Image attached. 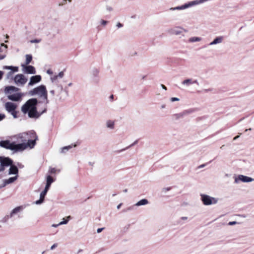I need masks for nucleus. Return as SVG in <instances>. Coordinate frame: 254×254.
<instances>
[{"label":"nucleus","instance_id":"obj_1","mask_svg":"<svg viewBox=\"0 0 254 254\" xmlns=\"http://www.w3.org/2000/svg\"><path fill=\"white\" fill-rule=\"evenodd\" d=\"M38 100L36 98H32L28 101L22 106L21 111L24 114L28 113L30 118H38L43 113L46 112V108L41 112L39 113L36 108Z\"/></svg>","mask_w":254,"mask_h":254},{"label":"nucleus","instance_id":"obj_2","mask_svg":"<svg viewBox=\"0 0 254 254\" xmlns=\"http://www.w3.org/2000/svg\"><path fill=\"white\" fill-rule=\"evenodd\" d=\"M18 142H30L32 141L36 144V141L38 140V136L36 132L33 130H31L27 132H22L16 135Z\"/></svg>","mask_w":254,"mask_h":254},{"label":"nucleus","instance_id":"obj_3","mask_svg":"<svg viewBox=\"0 0 254 254\" xmlns=\"http://www.w3.org/2000/svg\"><path fill=\"white\" fill-rule=\"evenodd\" d=\"M29 95L31 96L37 95L39 97L46 101V104L49 103L48 100V93L46 87L44 85H41L29 92Z\"/></svg>","mask_w":254,"mask_h":254},{"label":"nucleus","instance_id":"obj_4","mask_svg":"<svg viewBox=\"0 0 254 254\" xmlns=\"http://www.w3.org/2000/svg\"><path fill=\"white\" fill-rule=\"evenodd\" d=\"M46 185L43 191H42L40 195V199L35 201L36 204H40L42 203L44 200L45 196L46 195L47 191L49 190L51 184L54 182V179L50 175L47 177Z\"/></svg>","mask_w":254,"mask_h":254},{"label":"nucleus","instance_id":"obj_5","mask_svg":"<svg viewBox=\"0 0 254 254\" xmlns=\"http://www.w3.org/2000/svg\"><path fill=\"white\" fill-rule=\"evenodd\" d=\"M34 143L32 141H30V142H24L21 143L16 144L14 142H13L12 150L14 151H22L26 149L27 148L30 149L34 148Z\"/></svg>","mask_w":254,"mask_h":254},{"label":"nucleus","instance_id":"obj_6","mask_svg":"<svg viewBox=\"0 0 254 254\" xmlns=\"http://www.w3.org/2000/svg\"><path fill=\"white\" fill-rule=\"evenodd\" d=\"M201 200L205 205H210L215 204L218 202V199L215 197H211L208 195L201 194Z\"/></svg>","mask_w":254,"mask_h":254},{"label":"nucleus","instance_id":"obj_7","mask_svg":"<svg viewBox=\"0 0 254 254\" xmlns=\"http://www.w3.org/2000/svg\"><path fill=\"white\" fill-rule=\"evenodd\" d=\"M253 181H254V179L251 177L243 175H239L235 177L234 182L236 184H239L241 182L243 183H249Z\"/></svg>","mask_w":254,"mask_h":254},{"label":"nucleus","instance_id":"obj_8","mask_svg":"<svg viewBox=\"0 0 254 254\" xmlns=\"http://www.w3.org/2000/svg\"><path fill=\"white\" fill-rule=\"evenodd\" d=\"M27 80V79L21 74H17L14 77V81L17 84L24 85Z\"/></svg>","mask_w":254,"mask_h":254},{"label":"nucleus","instance_id":"obj_9","mask_svg":"<svg viewBox=\"0 0 254 254\" xmlns=\"http://www.w3.org/2000/svg\"><path fill=\"white\" fill-rule=\"evenodd\" d=\"M23 66V71L25 73L35 74L36 72L35 68L31 65L28 64H22Z\"/></svg>","mask_w":254,"mask_h":254},{"label":"nucleus","instance_id":"obj_10","mask_svg":"<svg viewBox=\"0 0 254 254\" xmlns=\"http://www.w3.org/2000/svg\"><path fill=\"white\" fill-rule=\"evenodd\" d=\"M23 94L20 93H14L13 94L8 95L7 98L12 101H19L21 100Z\"/></svg>","mask_w":254,"mask_h":254},{"label":"nucleus","instance_id":"obj_11","mask_svg":"<svg viewBox=\"0 0 254 254\" xmlns=\"http://www.w3.org/2000/svg\"><path fill=\"white\" fill-rule=\"evenodd\" d=\"M0 146L12 150L13 149V142H11L9 140H8L0 141Z\"/></svg>","mask_w":254,"mask_h":254},{"label":"nucleus","instance_id":"obj_12","mask_svg":"<svg viewBox=\"0 0 254 254\" xmlns=\"http://www.w3.org/2000/svg\"><path fill=\"white\" fill-rule=\"evenodd\" d=\"M12 161L11 159L8 158H4L3 161H1V164H0V172L3 171L4 170L5 166H8L12 164Z\"/></svg>","mask_w":254,"mask_h":254},{"label":"nucleus","instance_id":"obj_13","mask_svg":"<svg viewBox=\"0 0 254 254\" xmlns=\"http://www.w3.org/2000/svg\"><path fill=\"white\" fill-rule=\"evenodd\" d=\"M41 80V76L39 75L32 76L30 78L28 83L29 86H32L34 84L39 82Z\"/></svg>","mask_w":254,"mask_h":254},{"label":"nucleus","instance_id":"obj_14","mask_svg":"<svg viewBox=\"0 0 254 254\" xmlns=\"http://www.w3.org/2000/svg\"><path fill=\"white\" fill-rule=\"evenodd\" d=\"M148 204H149L148 200L146 198H143V199L140 200L138 202H137L133 206L128 207V210H131L134 206H142V205H147Z\"/></svg>","mask_w":254,"mask_h":254},{"label":"nucleus","instance_id":"obj_15","mask_svg":"<svg viewBox=\"0 0 254 254\" xmlns=\"http://www.w3.org/2000/svg\"><path fill=\"white\" fill-rule=\"evenodd\" d=\"M5 108L6 110L9 113L15 110L17 108V105L13 103L8 102L5 103Z\"/></svg>","mask_w":254,"mask_h":254},{"label":"nucleus","instance_id":"obj_16","mask_svg":"<svg viewBox=\"0 0 254 254\" xmlns=\"http://www.w3.org/2000/svg\"><path fill=\"white\" fill-rule=\"evenodd\" d=\"M19 89L15 86H8L5 87L4 89V92L6 94H11L12 92H17Z\"/></svg>","mask_w":254,"mask_h":254},{"label":"nucleus","instance_id":"obj_17","mask_svg":"<svg viewBox=\"0 0 254 254\" xmlns=\"http://www.w3.org/2000/svg\"><path fill=\"white\" fill-rule=\"evenodd\" d=\"M182 30H184L185 32L187 31V30L186 29H185L184 28H183L182 27L178 26L176 27V28L171 29L170 30V32L172 34H174L176 35H180L182 34Z\"/></svg>","mask_w":254,"mask_h":254},{"label":"nucleus","instance_id":"obj_18","mask_svg":"<svg viewBox=\"0 0 254 254\" xmlns=\"http://www.w3.org/2000/svg\"><path fill=\"white\" fill-rule=\"evenodd\" d=\"M18 175H16L14 177H10L8 179H5L3 180V184L0 187V188L5 187L8 184L12 183L15 181L17 179Z\"/></svg>","mask_w":254,"mask_h":254},{"label":"nucleus","instance_id":"obj_19","mask_svg":"<svg viewBox=\"0 0 254 254\" xmlns=\"http://www.w3.org/2000/svg\"><path fill=\"white\" fill-rule=\"evenodd\" d=\"M182 84L186 86H189L190 85L192 84H197V85H199V83H198L197 81L196 80H193L191 78L187 79L186 80H184L182 82Z\"/></svg>","mask_w":254,"mask_h":254},{"label":"nucleus","instance_id":"obj_20","mask_svg":"<svg viewBox=\"0 0 254 254\" xmlns=\"http://www.w3.org/2000/svg\"><path fill=\"white\" fill-rule=\"evenodd\" d=\"M23 209L22 206H19L14 208L10 213V217H13L15 215L17 214L19 212H21Z\"/></svg>","mask_w":254,"mask_h":254},{"label":"nucleus","instance_id":"obj_21","mask_svg":"<svg viewBox=\"0 0 254 254\" xmlns=\"http://www.w3.org/2000/svg\"><path fill=\"white\" fill-rule=\"evenodd\" d=\"M3 68L10 70V71L8 73V76L12 74L13 72H17L18 70V67L17 66H5Z\"/></svg>","mask_w":254,"mask_h":254},{"label":"nucleus","instance_id":"obj_22","mask_svg":"<svg viewBox=\"0 0 254 254\" xmlns=\"http://www.w3.org/2000/svg\"><path fill=\"white\" fill-rule=\"evenodd\" d=\"M18 172V169L16 166L10 165V167L9 169V175H17Z\"/></svg>","mask_w":254,"mask_h":254},{"label":"nucleus","instance_id":"obj_23","mask_svg":"<svg viewBox=\"0 0 254 254\" xmlns=\"http://www.w3.org/2000/svg\"><path fill=\"white\" fill-rule=\"evenodd\" d=\"M64 72L61 71L58 75H54V76L51 77V80L52 82H54L58 79V77L60 78H63L64 76Z\"/></svg>","mask_w":254,"mask_h":254},{"label":"nucleus","instance_id":"obj_24","mask_svg":"<svg viewBox=\"0 0 254 254\" xmlns=\"http://www.w3.org/2000/svg\"><path fill=\"white\" fill-rule=\"evenodd\" d=\"M222 42V37H216L214 40L210 43L208 45H215L218 43H220Z\"/></svg>","mask_w":254,"mask_h":254},{"label":"nucleus","instance_id":"obj_25","mask_svg":"<svg viewBox=\"0 0 254 254\" xmlns=\"http://www.w3.org/2000/svg\"><path fill=\"white\" fill-rule=\"evenodd\" d=\"M75 146H76L75 144L74 145H68V146H64V147H63V148H62L61 149V153H65L68 150H69V149L72 148L73 147H75Z\"/></svg>","mask_w":254,"mask_h":254},{"label":"nucleus","instance_id":"obj_26","mask_svg":"<svg viewBox=\"0 0 254 254\" xmlns=\"http://www.w3.org/2000/svg\"><path fill=\"white\" fill-rule=\"evenodd\" d=\"M114 126L115 123L114 121L108 120L106 122V126L108 128L113 129L114 128Z\"/></svg>","mask_w":254,"mask_h":254},{"label":"nucleus","instance_id":"obj_27","mask_svg":"<svg viewBox=\"0 0 254 254\" xmlns=\"http://www.w3.org/2000/svg\"><path fill=\"white\" fill-rule=\"evenodd\" d=\"M201 41V38L198 37H191L189 39V42L190 43H193L195 42H199Z\"/></svg>","mask_w":254,"mask_h":254},{"label":"nucleus","instance_id":"obj_28","mask_svg":"<svg viewBox=\"0 0 254 254\" xmlns=\"http://www.w3.org/2000/svg\"><path fill=\"white\" fill-rule=\"evenodd\" d=\"M26 61L25 64H30L32 60V56L31 55H26Z\"/></svg>","mask_w":254,"mask_h":254},{"label":"nucleus","instance_id":"obj_29","mask_svg":"<svg viewBox=\"0 0 254 254\" xmlns=\"http://www.w3.org/2000/svg\"><path fill=\"white\" fill-rule=\"evenodd\" d=\"M70 218H71L70 216H68L67 217L66 219L63 218V221L59 223V225H62L66 224L68 223L69 220L70 219Z\"/></svg>","mask_w":254,"mask_h":254},{"label":"nucleus","instance_id":"obj_30","mask_svg":"<svg viewBox=\"0 0 254 254\" xmlns=\"http://www.w3.org/2000/svg\"><path fill=\"white\" fill-rule=\"evenodd\" d=\"M91 73L93 76H96L98 74L99 70L97 68H94L91 69Z\"/></svg>","mask_w":254,"mask_h":254},{"label":"nucleus","instance_id":"obj_31","mask_svg":"<svg viewBox=\"0 0 254 254\" xmlns=\"http://www.w3.org/2000/svg\"><path fill=\"white\" fill-rule=\"evenodd\" d=\"M194 110L193 109H189V110L184 111L183 113L184 116H185L187 115H189V114H190L193 113L194 112Z\"/></svg>","mask_w":254,"mask_h":254},{"label":"nucleus","instance_id":"obj_32","mask_svg":"<svg viewBox=\"0 0 254 254\" xmlns=\"http://www.w3.org/2000/svg\"><path fill=\"white\" fill-rule=\"evenodd\" d=\"M67 1H68L69 2H71L72 0H62L61 2H59L58 5L59 6H63L66 3Z\"/></svg>","mask_w":254,"mask_h":254},{"label":"nucleus","instance_id":"obj_33","mask_svg":"<svg viewBox=\"0 0 254 254\" xmlns=\"http://www.w3.org/2000/svg\"><path fill=\"white\" fill-rule=\"evenodd\" d=\"M137 142V140H136L133 143H132L131 144H130L129 146L127 147L126 148H123L122 149H121V150H119L118 151L119 152H122V151H124L125 150H126V149H128V148H129L130 147L132 146H133L134 144H135Z\"/></svg>","mask_w":254,"mask_h":254},{"label":"nucleus","instance_id":"obj_34","mask_svg":"<svg viewBox=\"0 0 254 254\" xmlns=\"http://www.w3.org/2000/svg\"><path fill=\"white\" fill-rule=\"evenodd\" d=\"M174 116L176 119H179L180 118L183 117L184 116V115L183 114V113L182 112V113H181L179 114H175V115H174Z\"/></svg>","mask_w":254,"mask_h":254},{"label":"nucleus","instance_id":"obj_35","mask_svg":"<svg viewBox=\"0 0 254 254\" xmlns=\"http://www.w3.org/2000/svg\"><path fill=\"white\" fill-rule=\"evenodd\" d=\"M41 41V39H32L30 41L31 43H39Z\"/></svg>","mask_w":254,"mask_h":254},{"label":"nucleus","instance_id":"obj_36","mask_svg":"<svg viewBox=\"0 0 254 254\" xmlns=\"http://www.w3.org/2000/svg\"><path fill=\"white\" fill-rule=\"evenodd\" d=\"M10 218V215H7L2 219V222L3 223H6Z\"/></svg>","mask_w":254,"mask_h":254},{"label":"nucleus","instance_id":"obj_37","mask_svg":"<svg viewBox=\"0 0 254 254\" xmlns=\"http://www.w3.org/2000/svg\"><path fill=\"white\" fill-rule=\"evenodd\" d=\"M9 113L11 114V115L14 118L16 119L17 118V112H16L15 111V110L12 112H9Z\"/></svg>","mask_w":254,"mask_h":254},{"label":"nucleus","instance_id":"obj_38","mask_svg":"<svg viewBox=\"0 0 254 254\" xmlns=\"http://www.w3.org/2000/svg\"><path fill=\"white\" fill-rule=\"evenodd\" d=\"M171 187L164 188L162 190V192L165 193L167 191L170 190Z\"/></svg>","mask_w":254,"mask_h":254},{"label":"nucleus","instance_id":"obj_39","mask_svg":"<svg viewBox=\"0 0 254 254\" xmlns=\"http://www.w3.org/2000/svg\"><path fill=\"white\" fill-rule=\"evenodd\" d=\"M56 171H57V170L55 168H50V170L49 171V172L50 174H55V173H56Z\"/></svg>","mask_w":254,"mask_h":254},{"label":"nucleus","instance_id":"obj_40","mask_svg":"<svg viewBox=\"0 0 254 254\" xmlns=\"http://www.w3.org/2000/svg\"><path fill=\"white\" fill-rule=\"evenodd\" d=\"M101 22V24L103 25V26H105L106 25H107L109 21H107V20H103V19H102L100 21Z\"/></svg>","mask_w":254,"mask_h":254},{"label":"nucleus","instance_id":"obj_41","mask_svg":"<svg viewBox=\"0 0 254 254\" xmlns=\"http://www.w3.org/2000/svg\"><path fill=\"white\" fill-rule=\"evenodd\" d=\"M170 101L172 102L175 101H180V99L177 97H172L170 98Z\"/></svg>","mask_w":254,"mask_h":254},{"label":"nucleus","instance_id":"obj_42","mask_svg":"<svg viewBox=\"0 0 254 254\" xmlns=\"http://www.w3.org/2000/svg\"><path fill=\"white\" fill-rule=\"evenodd\" d=\"M106 10L109 12H111L113 10V8L111 6L107 5L106 6Z\"/></svg>","mask_w":254,"mask_h":254},{"label":"nucleus","instance_id":"obj_43","mask_svg":"<svg viewBox=\"0 0 254 254\" xmlns=\"http://www.w3.org/2000/svg\"><path fill=\"white\" fill-rule=\"evenodd\" d=\"M116 27L118 28H120L123 27V24L120 22H118L116 24Z\"/></svg>","mask_w":254,"mask_h":254},{"label":"nucleus","instance_id":"obj_44","mask_svg":"<svg viewBox=\"0 0 254 254\" xmlns=\"http://www.w3.org/2000/svg\"><path fill=\"white\" fill-rule=\"evenodd\" d=\"M238 223L236 221H231L228 223V225H233L236 224H238Z\"/></svg>","mask_w":254,"mask_h":254},{"label":"nucleus","instance_id":"obj_45","mask_svg":"<svg viewBox=\"0 0 254 254\" xmlns=\"http://www.w3.org/2000/svg\"><path fill=\"white\" fill-rule=\"evenodd\" d=\"M213 90L211 88H209V89H204L203 91L204 93H207V92H211Z\"/></svg>","mask_w":254,"mask_h":254},{"label":"nucleus","instance_id":"obj_46","mask_svg":"<svg viewBox=\"0 0 254 254\" xmlns=\"http://www.w3.org/2000/svg\"><path fill=\"white\" fill-rule=\"evenodd\" d=\"M104 229V228H98L97 230V232L98 233H101L103 230Z\"/></svg>","mask_w":254,"mask_h":254},{"label":"nucleus","instance_id":"obj_47","mask_svg":"<svg viewBox=\"0 0 254 254\" xmlns=\"http://www.w3.org/2000/svg\"><path fill=\"white\" fill-rule=\"evenodd\" d=\"M5 118V115L4 114H0V121L2 120Z\"/></svg>","mask_w":254,"mask_h":254},{"label":"nucleus","instance_id":"obj_48","mask_svg":"<svg viewBox=\"0 0 254 254\" xmlns=\"http://www.w3.org/2000/svg\"><path fill=\"white\" fill-rule=\"evenodd\" d=\"M47 73L48 74H53V71L51 69H48L47 70Z\"/></svg>","mask_w":254,"mask_h":254},{"label":"nucleus","instance_id":"obj_49","mask_svg":"<svg viewBox=\"0 0 254 254\" xmlns=\"http://www.w3.org/2000/svg\"><path fill=\"white\" fill-rule=\"evenodd\" d=\"M57 246V245L56 244H54L53 245L51 246V250H54Z\"/></svg>","mask_w":254,"mask_h":254},{"label":"nucleus","instance_id":"obj_50","mask_svg":"<svg viewBox=\"0 0 254 254\" xmlns=\"http://www.w3.org/2000/svg\"><path fill=\"white\" fill-rule=\"evenodd\" d=\"M60 225H59V224H52V227L56 228V227H58V226H60Z\"/></svg>","mask_w":254,"mask_h":254},{"label":"nucleus","instance_id":"obj_51","mask_svg":"<svg viewBox=\"0 0 254 254\" xmlns=\"http://www.w3.org/2000/svg\"><path fill=\"white\" fill-rule=\"evenodd\" d=\"M5 58V55L0 54V60H2Z\"/></svg>","mask_w":254,"mask_h":254},{"label":"nucleus","instance_id":"obj_52","mask_svg":"<svg viewBox=\"0 0 254 254\" xmlns=\"http://www.w3.org/2000/svg\"><path fill=\"white\" fill-rule=\"evenodd\" d=\"M161 86L163 89H165V90H167V87L164 85L161 84Z\"/></svg>","mask_w":254,"mask_h":254},{"label":"nucleus","instance_id":"obj_53","mask_svg":"<svg viewBox=\"0 0 254 254\" xmlns=\"http://www.w3.org/2000/svg\"><path fill=\"white\" fill-rule=\"evenodd\" d=\"M183 220H186L188 219V217L186 216L182 217L181 218Z\"/></svg>","mask_w":254,"mask_h":254},{"label":"nucleus","instance_id":"obj_54","mask_svg":"<svg viewBox=\"0 0 254 254\" xmlns=\"http://www.w3.org/2000/svg\"><path fill=\"white\" fill-rule=\"evenodd\" d=\"M50 93L52 95H54L55 94V91L54 90H52L50 91Z\"/></svg>","mask_w":254,"mask_h":254},{"label":"nucleus","instance_id":"obj_55","mask_svg":"<svg viewBox=\"0 0 254 254\" xmlns=\"http://www.w3.org/2000/svg\"><path fill=\"white\" fill-rule=\"evenodd\" d=\"M3 75V72L1 71H0V80L2 78Z\"/></svg>","mask_w":254,"mask_h":254},{"label":"nucleus","instance_id":"obj_56","mask_svg":"<svg viewBox=\"0 0 254 254\" xmlns=\"http://www.w3.org/2000/svg\"><path fill=\"white\" fill-rule=\"evenodd\" d=\"M130 54L131 56H133L134 55H136L137 54V52H134L133 53H130Z\"/></svg>","mask_w":254,"mask_h":254},{"label":"nucleus","instance_id":"obj_57","mask_svg":"<svg viewBox=\"0 0 254 254\" xmlns=\"http://www.w3.org/2000/svg\"><path fill=\"white\" fill-rule=\"evenodd\" d=\"M122 203H120L117 207L118 209H119L121 208V206H122Z\"/></svg>","mask_w":254,"mask_h":254},{"label":"nucleus","instance_id":"obj_58","mask_svg":"<svg viewBox=\"0 0 254 254\" xmlns=\"http://www.w3.org/2000/svg\"><path fill=\"white\" fill-rule=\"evenodd\" d=\"M1 46L4 47L5 49H6L7 48V46L3 43L1 44Z\"/></svg>","mask_w":254,"mask_h":254},{"label":"nucleus","instance_id":"obj_59","mask_svg":"<svg viewBox=\"0 0 254 254\" xmlns=\"http://www.w3.org/2000/svg\"><path fill=\"white\" fill-rule=\"evenodd\" d=\"M205 166V164H202L198 167V168H202Z\"/></svg>","mask_w":254,"mask_h":254},{"label":"nucleus","instance_id":"obj_60","mask_svg":"<svg viewBox=\"0 0 254 254\" xmlns=\"http://www.w3.org/2000/svg\"><path fill=\"white\" fill-rule=\"evenodd\" d=\"M165 107H166V105L165 104H163L161 106V109H164V108H165Z\"/></svg>","mask_w":254,"mask_h":254},{"label":"nucleus","instance_id":"obj_61","mask_svg":"<svg viewBox=\"0 0 254 254\" xmlns=\"http://www.w3.org/2000/svg\"><path fill=\"white\" fill-rule=\"evenodd\" d=\"M239 137H240V135H237V136H235V137L234 138V139H234V140H236L237 139H238V138H239Z\"/></svg>","mask_w":254,"mask_h":254},{"label":"nucleus","instance_id":"obj_62","mask_svg":"<svg viewBox=\"0 0 254 254\" xmlns=\"http://www.w3.org/2000/svg\"><path fill=\"white\" fill-rule=\"evenodd\" d=\"M4 160V158H3L1 157H0V163H1V161H3Z\"/></svg>","mask_w":254,"mask_h":254},{"label":"nucleus","instance_id":"obj_63","mask_svg":"<svg viewBox=\"0 0 254 254\" xmlns=\"http://www.w3.org/2000/svg\"><path fill=\"white\" fill-rule=\"evenodd\" d=\"M110 98L111 99H113V98H114V96H113V95H111L110 96Z\"/></svg>","mask_w":254,"mask_h":254},{"label":"nucleus","instance_id":"obj_64","mask_svg":"<svg viewBox=\"0 0 254 254\" xmlns=\"http://www.w3.org/2000/svg\"><path fill=\"white\" fill-rule=\"evenodd\" d=\"M252 129L251 128H249V129H246L245 130V131H248V130H251Z\"/></svg>","mask_w":254,"mask_h":254}]
</instances>
